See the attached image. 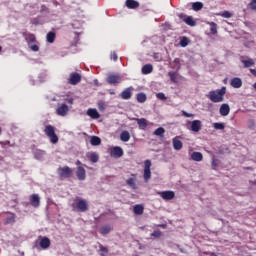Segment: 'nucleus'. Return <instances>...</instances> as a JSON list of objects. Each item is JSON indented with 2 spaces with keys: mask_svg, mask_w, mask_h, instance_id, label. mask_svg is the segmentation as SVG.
<instances>
[{
  "mask_svg": "<svg viewBox=\"0 0 256 256\" xmlns=\"http://www.w3.org/2000/svg\"><path fill=\"white\" fill-rule=\"evenodd\" d=\"M225 93H227V88L223 86L221 89L210 91L207 97L212 103H222L225 99Z\"/></svg>",
  "mask_w": 256,
  "mask_h": 256,
  "instance_id": "f257e3e1",
  "label": "nucleus"
},
{
  "mask_svg": "<svg viewBox=\"0 0 256 256\" xmlns=\"http://www.w3.org/2000/svg\"><path fill=\"white\" fill-rule=\"evenodd\" d=\"M72 209L79 213H85L86 211H89V203L83 198H78L76 202L72 204Z\"/></svg>",
  "mask_w": 256,
  "mask_h": 256,
  "instance_id": "f03ea898",
  "label": "nucleus"
},
{
  "mask_svg": "<svg viewBox=\"0 0 256 256\" xmlns=\"http://www.w3.org/2000/svg\"><path fill=\"white\" fill-rule=\"evenodd\" d=\"M44 133L49 137L50 143H53V145L59 143V136L55 133V128L52 125H47L44 129Z\"/></svg>",
  "mask_w": 256,
  "mask_h": 256,
  "instance_id": "7ed1b4c3",
  "label": "nucleus"
},
{
  "mask_svg": "<svg viewBox=\"0 0 256 256\" xmlns=\"http://www.w3.org/2000/svg\"><path fill=\"white\" fill-rule=\"evenodd\" d=\"M58 174L61 179H69V177L73 176V169L69 166H64L58 169Z\"/></svg>",
  "mask_w": 256,
  "mask_h": 256,
  "instance_id": "20e7f679",
  "label": "nucleus"
},
{
  "mask_svg": "<svg viewBox=\"0 0 256 256\" xmlns=\"http://www.w3.org/2000/svg\"><path fill=\"white\" fill-rule=\"evenodd\" d=\"M188 125H190L188 129L190 131H193V133H199V131L203 129V123L201 122V120L188 121Z\"/></svg>",
  "mask_w": 256,
  "mask_h": 256,
  "instance_id": "39448f33",
  "label": "nucleus"
},
{
  "mask_svg": "<svg viewBox=\"0 0 256 256\" xmlns=\"http://www.w3.org/2000/svg\"><path fill=\"white\" fill-rule=\"evenodd\" d=\"M106 81L109 85H119L121 83V76L119 74H109Z\"/></svg>",
  "mask_w": 256,
  "mask_h": 256,
  "instance_id": "423d86ee",
  "label": "nucleus"
},
{
  "mask_svg": "<svg viewBox=\"0 0 256 256\" xmlns=\"http://www.w3.org/2000/svg\"><path fill=\"white\" fill-rule=\"evenodd\" d=\"M144 180L149 181L151 179V160L144 161Z\"/></svg>",
  "mask_w": 256,
  "mask_h": 256,
  "instance_id": "0eeeda50",
  "label": "nucleus"
},
{
  "mask_svg": "<svg viewBox=\"0 0 256 256\" xmlns=\"http://www.w3.org/2000/svg\"><path fill=\"white\" fill-rule=\"evenodd\" d=\"M68 83L70 85H78V83H81V74L77 72L71 73L68 79Z\"/></svg>",
  "mask_w": 256,
  "mask_h": 256,
  "instance_id": "6e6552de",
  "label": "nucleus"
},
{
  "mask_svg": "<svg viewBox=\"0 0 256 256\" xmlns=\"http://www.w3.org/2000/svg\"><path fill=\"white\" fill-rule=\"evenodd\" d=\"M158 195H160L164 201H171L172 199H175V192L171 190L158 192Z\"/></svg>",
  "mask_w": 256,
  "mask_h": 256,
  "instance_id": "1a4fd4ad",
  "label": "nucleus"
},
{
  "mask_svg": "<svg viewBox=\"0 0 256 256\" xmlns=\"http://www.w3.org/2000/svg\"><path fill=\"white\" fill-rule=\"evenodd\" d=\"M30 205L37 209V207H40L41 205V197H39V194H32L29 198Z\"/></svg>",
  "mask_w": 256,
  "mask_h": 256,
  "instance_id": "9d476101",
  "label": "nucleus"
},
{
  "mask_svg": "<svg viewBox=\"0 0 256 256\" xmlns=\"http://www.w3.org/2000/svg\"><path fill=\"white\" fill-rule=\"evenodd\" d=\"M56 113L60 117H65V115L69 113V106H67V104H59L56 109Z\"/></svg>",
  "mask_w": 256,
  "mask_h": 256,
  "instance_id": "9b49d317",
  "label": "nucleus"
},
{
  "mask_svg": "<svg viewBox=\"0 0 256 256\" xmlns=\"http://www.w3.org/2000/svg\"><path fill=\"white\" fill-rule=\"evenodd\" d=\"M76 177L79 181H85L87 179V172L82 166H78L76 170Z\"/></svg>",
  "mask_w": 256,
  "mask_h": 256,
  "instance_id": "f8f14e48",
  "label": "nucleus"
},
{
  "mask_svg": "<svg viewBox=\"0 0 256 256\" xmlns=\"http://www.w3.org/2000/svg\"><path fill=\"white\" fill-rule=\"evenodd\" d=\"M111 157H115L116 159H119L120 157H123V148L119 146H115L110 151Z\"/></svg>",
  "mask_w": 256,
  "mask_h": 256,
  "instance_id": "ddd939ff",
  "label": "nucleus"
},
{
  "mask_svg": "<svg viewBox=\"0 0 256 256\" xmlns=\"http://www.w3.org/2000/svg\"><path fill=\"white\" fill-rule=\"evenodd\" d=\"M230 85L234 89H241V87H243V80H241V78L239 77L232 78L230 81Z\"/></svg>",
  "mask_w": 256,
  "mask_h": 256,
  "instance_id": "4468645a",
  "label": "nucleus"
},
{
  "mask_svg": "<svg viewBox=\"0 0 256 256\" xmlns=\"http://www.w3.org/2000/svg\"><path fill=\"white\" fill-rule=\"evenodd\" d=\"M240 61L244 65L245 69H249V67L255 66V60H253V58H248L245 60V57L241 56Z\"/></svg>",
  "mask_w": 256,
  "mask_h": 256,
  "instance_id": "2eb2a0df",
  "label": "nucleus"
},
{
  "mask_svg": "<svg viewBox=\"0 0 256 256\" xmlns=\"http://www.w3.org/2000/svg\"><path fill=\"white\" fill-rule=\"evenodd\" d=\"M121 99L127 100L133 97V87L126 88L120 95Z\"/></svg>",
  "mask_w": 256,
  "mask_h": 256,
  "instance_id": "dca6fc26",
  "label": "nucleus"
},
{
  "mask_svg": "<svg viewBox=\"0 0 256 256\" xmlns=\"http://www.w3.org/2000/svg\"><path fill=\"white\" fill-rule=\"evenodd\" d=\"M219 113L222 117H227V115L231 113V107H229V104H222L220 106Z\"/></svg>",
  "mask_w": 256,
  "mask_h": 256,
  "instance_id": "f3484780",
  "label": "nucleus"
},
{
  "mask_svg": "<svg viewBox=\"0 0 256 256\" xmlns=\"http://www.w3.org/2000/svg\"><path fill=\"white\" fill-rule=\"evenodd\" d=\"M23 37H25V41L28 45H31V43H37V37H35V34L23 33Z\"/></svg>",
  "mask_w": 256,
  "mask_h": 256,
  "instance_id": "a211bd4d",
  "label": "nucleus"
},
{
  "mask_svg": "<svg viewBox=\"0 0 256 256\" xmlns=\"http://www.w3.org/2000/svg\"><path fill=\"white\" fill-rule=\"evenodd\" d=\"M40 247L41 249H49L51 247V240L48 237H43L40 240Z\"/></svg>",
  "mask_w": 256,
  "mask_h": 256,
  "instance_id": "6ab92c4d",
  "label": "nucleus"
},
{
  "mask_svg": "<svg viewBox=\"0 0 256 256\" xmlns=\"http://www.w3.org/2000/svg\"><path fill=\"white\" fill-rule=\"evenodd\" d=\"M173 143V148L175 149V151H181V149H183V142H181V140L176 138H173L172 140Z\"/></svg>",
  "mask_w": 256,
  "mask_h": 256,
  "instance_id": "aec40b11",
  "label": "nucleus"
},
{
  "mask_svg": "<svg viewBox=\"0 0 256 256\" xmlns=\"http://www.w3.org/2000/svg\"><path fill=\"white\" fill-rule=\"evenodd\" d=\"M125 5L128 9H138L139 2L136 0H126Z\"/></svg>",
  "mask_w": 256,
  "mask_h": 256,
  "instance_id": "412c9836",
  "label": "nucleus"
},
{
  "mask_svg": "<svg viewBox=\"0 0 256 256\" xmlns=\"http://www.w3.org/2000/svg\"><path fill=\"white\" fill-rule=\"evenodd\" d=\"M87 115L91 117V119H99V117H101L97 109H93V108L88 109Z\"/></svg>",
  "mask_w": 256,
  "mask_h": 256,
  "instance_id": "4be33fe9",
  "label": "nucleus"
},
{
  "mask_svg": "<svg viewBox=\"0 0 256 256\" xmlns=\"http://www.w3.org/2000/svg\"><path fill=\"white\" fill-rule=\"evenodd\" d=\"M139 129H142L143 131H145L147 129V119L145 118H138L137 120Z\"/></svg>",
  "mask_w": 256,
  "mask_h": 256,
  "instance_id": "5701e85b",
  "label": "nucleus"
},
{
  "mask_svg": "<svg viewBox=\"0 0 256 256\" xmlns=\"http://www.w3.org/2000/svg\"><path fill=\"white\" fill-rule=\"evenodd\" d=\"M56 37H57V34L53 31H50L46 35V40L48 43H55Z\"/></svg>",
  "mask_w": 256,
  "mask_h": 256,
  "instance_id": "b1692460",
  "label": "nucleus"
},
{
  "mask_svg": "<svg viewBox=\"0 0 256 256\" xmlns=\"http://www.w3.org/2000/svg\"><path fill=\"white\" fill-rule=\"evenodd\" d=\"M191 159L192 161H197V162L203 161V154L201 152H193L191 154Z\"/></svg>",
  "mask_w": 256,
  "mask_h": 256,
  "instance_id": "393cba45",
  "label": "nucleus"
},
{
  "mask_svg": "<svg viewBox=\"0 0 256 256\" xmlns=\"http://www.w3.org/2000/svg\"><path fill=\"white\" fill-rule=\"evenodd\" d=\"M184 23H186V25H189V27H195V25H197V22H195L193 20V17L192 16H186L184 19H183Z\"/></svg>",
  "mask_w": 256,
  "mask_h": 256,
  "instance_id": "a878e982",
  "label": "nucleus"
},
{
  "mask_svg": "<svg viewBox=\"0 0 256 256\" xmlns=\"http://www.w3.org/2000/svg\"><path fill=\"white\" fill-rule=\"evenodd\" d=\"M143 75H149V73H153V65L146 64L142 67Z\"/></svg>",
  "mask_w": 256,
  "mask_h": 256,
  "instance_id": "bb28decb",
  "label": "nucleus"
},
{
  "mask_svg": "<svg viewBox=\"0 0 256 256\" xmlns=\"http://www.w3.org/2000/svg\"><path fill=\"white\" fill-rule=\"evenodd\" d=\"M120 139L124 143H127V141L131 139V134H129V131H126V130L122 131V133L120 134Z\"/></svg>",
  "mask_w": 256,
  "mask_h": 256,
  "instance_id": "cd10ccee",
  "label": "nucleus"
},
{
  "mask_svg": "<svg viewBox=\"0 0 256 256\" xmlns=\"http://www.w3.org/2000/svg\"><path fill=\"white\" fill-rule=\"evenodd\" d=\"M143 211H145V208L140 204H136L133 208L135 215H143Z\"/></svg>",
  "mask_w": 256,
  "mask_h": 256,
  "instance_id": "c85d7f7f",
  "label": "nucleus"
},
{
  "mask_svg": "<svg viewBox=\"0 0 256 256\" xmlns=\"http://www.w3.org/2000/svg\"><path fill=\"white\" fill-rule=\"evenodd\" d=\"M112 230H113V227L109 225H105L100 228V233L101 235H108V233H111Z\"/></svg>",
  "mask_w": 256,
  "mask_h": 256,
  "instance_id": "c756f323",
  "label": "nucleus"
},
{
  "mask_svg": "<svg viewBox=\"0 0 256 256\" xmlns=\"http://www.w3.org/2000/svg\"><path fill=\"white\" fill-rule=\"evenodd\" d=\"M168 75H169L170 81H172V83H178L179 73H177V71L169 72Z\"/></svg>",
  "mask_w": 256,
  "mask_h": 256,
  "instance_id": "7c9ffc66",
  "label": "nucleus"
},
{
  "mask_svg": "<svg viewBox=\"0 0 256 256\" xmlns=\"http://www.w3.org/2000/svg\"><path fill=\"white\" fill-rule=\"evenodd\" d=\"M138 103H145L147 101V95L143 92H140L136 95Z\"/></svg>",
  "mask_w": 256,
  "mask_h": 256,
  "instance_id": "2f4dec72",
  "label": "nucleus"
},
{
  "mask_svg": "<svg viewBox=\"0 0 256 256\" xmlns=\"http://www.w3.org/2000/svg\"><path fill=\"white\" fill-rule=\"evenodd\" d=\"M90 144L94 147H97V145H101V138H99V136H92L90 139Z\"/></svg>",
  "mask_w": 256,
  "mask_h": 256,
  "instance_id": "473e14b6",
  "label": "nucleus"
},
{
  "mask_svg": "<svg viewBox=\"0 0 256 256\" xmlns=\"http://www.w3.org/2000/svg\"><path fill=\"white\" fill-rule=\"evenodd\" d=\"M88 159L91 163H97V161H99V154H97V152H92L89 154Z\"/></svg>",
  "mask_w": 256,
  "mask_h": 256,
  "instance_id": "72a5a7b5",
  "label": "nucleus"
},
{
  "mask_svg": "<svg viewBox=\"0 0 256 256\" xmlns=\"http://www.w3.org/2000/svg\"><path fill=\"white\" fill-rule=\"evenodd\" d=\"M45 155H46V152L44 150H36L34 152L35 159L41 160V159H43L45 157Z\"/></svg>",
  "mask_w": 256,
  "mask_h": 256,
  "instance_id": "f704fd0d",
  "label": "nucleus"
},
{
  "mask_svg": "<svg viewBox=\"0 0 256 256\" xmlns=\"http://www.w3.org/2000/svg\"><path fill=\"white\" fill-rule=\"evenodd\" d=\"M208 25L210 26V33H211V35H217V23H215V22H208Z\"/></svg>",
  "mask_w": 256,
  "mask_h": 256,
  "instance_id": "c9c22d12",
  "label": "nucleus"
},
{
  "mask_svg": "<svg viewBox=\"0 0 256 256\" xmlns=\"http://www.w3.org/2000/svg\"><path fill=\"white\" fill-rule=\"evenodd\" d=\"M154 135H156L157 137H163V135H165V128L163 127H159L154 131Z\"/></svg>",
  "mask_w": 256,
  "mask_h": 256,
  "instance_id": "e433bc0d",
  "label": "nucleus"
},
{
  "mask_svg": "<svg viewBox=\"0 0 256 256\" xmlns=\"http://www.w3.org/2000/svg\"><path fill=\"white\" fill-rule=\"evenodd\" d=\"M99 251L101 252L100 256H105L109 253V249L103 246V244H99Z\"/></svg>",
  "mask_w": 256,
  "mask_h": 256,
  "instance_id": "4c0bfd02",
  "label": "nucleus"
},
{
  "mask_svg": "<svg viewBox=\"0 0 256 256\" xmlns=\"http://www.w3.org/2000/svg\"><path fill=\"white\" fill-rule=\"evenodd\" d=\"M193 11H201L203 9V4L201 2H194L192 4Z\"/></svg>",
  "mask_w": 256,
  "mask_h": 256,
  "instance_id": "58836bf2",
  "label": "nucleus"
},
{
  "mask_svg": "<svg viewBox=\"0 0 256 256\" xmlns=\"http://www.w3.org/2000/svg\"><path fill=\"white\" fill-rule=\"evenodd\" d=\"M173 69H176V71H179L181 69V60L179 58H175L173 61Z\"/></svg>",
  "mask_w": 256,
  "mask_h": 256,
  "instance_id": "ea45409f",
  "label": "nucleus"
},
{
  "mask_svg": "<svg viewBox=\"0 0 256 256\" xmlns=\"http://www.w3.org/2000/svg\"><path fill=\"white\" fill-rule=\"evenodd\" d=\"M213 127L217 131H223V129H225V124L224 123L215 122V123H213Z\"/></svg>",
  "mask_w": 256,
  "mask_h": 256,
  "instance_id": "a19ab883",
  "label": "nucleus"
},
{
  "mask_svg": "<svg viewBox=\"0 0 256 256\" xmlns=\"http://www.w3.org/2000/svg\"><path fill=\"white\" fill-rule=\"evenodd\" d=\"M127 185L132 189H137V185L135 184V178H129L126 180Z\"/></svg>",
  "mask_w": 256,
  "mask_h": 256,
  "instance_id": "79ce46f5",
  "label": "nucleus"
},
{
  "mask_svg": "<svg viewBox=\"0 0 256 256\" xmlns=\"http://www.w3.org/2000/svg\"><path fill=\"white\" fill-rule=\"evenodd\" d=\"M218 15H220V17H224V19H231V17H233V14L229 11L221 12Z\"/></svg>",
  "mask_w": 256,
  "mask_h": 256,
  "instance_id": "37998d69",
  "label": "nucleus"
},
{
  "mask_svg": "<svg viewBox=\"0 0 256 256\" xmlns=\"http://www.w3.org/2000/svg\"><path fill=\"white\" fill-rule=\"evenodd\" d=\"M180 45H181V47H187V45H189V38L183 37V38L180 40Z\"/></svg>",
  "mask_w": 256,
  "mask_h": 256,
  "instance_id": "c03bdc74",
  "label": "nucleus"
},
{
  "mask_svg": "<svg viewBox=\"0 0 256 256\" xmlns=\"http://www.w3.org/2000/svg\"><path fill=\"white\" fill-rule=\"evenodd\" d=\"M157 99H159L160 101H167V96H165V94L163 92H159L156 94Z\"/></svg>",
  "mask_w": 256,
  "mask_h": 256,
  "instance_id": "a18cd8bd",
  "label": "nucleus"
},
{
  "mask_svg": "<svg viewBox=\"0 0 256 256\" xmlns=\"http://www.w3.org/2000/svg\"><path fill=\"white\" fill-rule=\"evenodd\" d=\"M217 167H219V160L213 158L212 159V169H214V171H217Z\"/></svg>",
  "mask_w": 256,
  "mask_h": 256,
  "instance_id": "49530a36",
  "label": "nucleus"
},
{
  "mask_svg": "<svg viewBox=\"0 0 256 256\" xmlns=\"http://www.w3.org/2000/svg\"><path fill=\"white\" fill-rule=\"evenodd\" d=\"M161 235H162L161 230H154L153 233L151 234V237H155L156 239H159Z\"/></svg>",
  "mask_w": 256,
  "mask_h": 256,
  "instance_id": "de8ad7c7",
  "label": "nucleus"
},
{
  "mask_svg": "<svg viewBox=\"0 0 256 256\" xmlns=\"http://www.w3.org/2000/svg\"><path fill=\"white\" fill-rule=\"evenodd\" d=\"M6 223L9 224V223H15V214H11L10 216H8L6 218Z\"/></svg>",
  "mask_w": 256,
  "mask_h": 256,
  "instance_id": "09e8293b",
  "label": "nucleus"
},
{
  "mask_svg": "<svg viewBox=\"0 0 256 256\" xmlns=\"http://www.w3.org/2000/svg\"><path fill=\"white\" fill-rule=\"evenodd\" d=\"M28 46L30 47L31 51H34V52L39 51V45L38 44H32V45L30 44Z\"/></svg>",
  "mask_w": 256,
  "mask_h": 256,
  "instance_id": "8fccbe9b",
  "label": "nucleus"
},
{
  "mask_svg": "<svg viewBox=\"0 0 256 256\" xmlns=\"http://www.w3.org/2000/svg\"><path fill=\"white\" fill-rule=\"evenodd\" d=\"M250 9H252V11H256V0H252L249 4Z\"/></svg>",
  "mask_w": 256,
  "mask_h": 256,
  "instance_id": "3c124183",
  "label": "nucleus"
},
{
  "mask_svg": "<svg viewBox=\"0 0 256 256\" xmlns=\"http://www.w3.org/2000/svg\"><path fill=\"white\" fill-rule=\"evenodd\" d=\"M98 109H100V111H104V109H105V102H99L98 103Z\"/></svg>",
  "mask_w": 256,
  "mask_h": 256,
  "instance_id": "603ef678",
  "label": "nucleus"
},
{
  "mask_svg": "<svg viewBox=\"0 0 256 256\" xmlns=\"http://www.w3.org/2000/svg\"><path fill=\"white\" fill-rule=\"evenodd\" d=\"M111 59H112V61H117V59H119V56H117V53L112 52L111 53Z\"/></svg>",
  "mask_w": 256,
  "mask_h": 256,
  "instance_id": "864d4df0",
  "label": "nucleus"
},
{
  "mask_svg": "<svg viewBox=\"0 0 256 256\" xmlns=\"http://www.w3.org/2000/svg\"><path fill=\"white\" fill-rule=\"evenodd\" d=\"M182 115H183V117H195V114L187 113L185 111H182Z\"/></svg>",
  "mask_w": 256,
  "mask_h": 256,
  "instance_id": "5fc2aeb1",
  "label": "nucleus"
},
{
  "mask_svg": "<svg viewBox=\"0 0 256 256\" xmlns=\"http://www.w3.org/2000/svg\"><path fill=\"white\" fill-rule=\"evenodd\" d=\"M73 102H74L73 98H69V99L67 100V103H69V105H73Z\"/></svg>",
  "mask_w": 256,
  "mask_h": 256,
  "instance_id": "6e6d98bb",
  "label": "nucleus"
},
{
  "mask_svg": "<svg viewBox=\"0 0 256 256\" xmlns=\"http://www.w3.org/2000/svg\"><path fill=\"white\" fill-rule=\"evenodd\" d=\"M250 73H252V75H254V77H256V70L255 69H250Z\"/></svg>",
  "mask_w": 256,
  "mask_h": 256,
  "instance_id": "4d7b16f0",
  "label": "nucleus"
},
{
  "mask_svg": "<svg viewBox=\"0 0 256 256\" xmlns=\"http://www.w3.org/2000/svg\"><path fill=\"white\" fill-rule=\"evenodd\" d=\"M75 165H77V167H80V165H82V163H81L79 160H77V161L75 162Z\"/></svg>",
  "mask_w": 256,
  "mask_h": 256,
  "instance_id": "13d9d810",
  "label": "nucleus"
},
{
  "mask_svg": "<svg viewBox=\"0 0 256 256\" xmlns=\"http://www.w3.org/2000/svg\"><path fill=\"white\" fill-rule=\"evenodd\" d=\"M109 94H110V95H115V91L109 90Z\"/></svg>",
  "mask_w": 256,
  "mask_h": 256,
  "instance_id": "bf43d9fd",
  "label": "nucleus"
},
{
  "mask_svg": "<svg viewBox=\"0 0 256 256\" xmlns=\"http://www.w3.org/2000/svg\"><path fill=\"white\" fill-rule=\"evenodd\" d=\"M252 185H256V180L251 181Z\"/></svg>",
  "mask_w": 256,
  "mask_h": 256,
  "instance_id": "052dcab7",
  "label": "nucleus"
},
{
  "mask_svg": "<svg viewBox=\"0 0 256 256\" xmlns=\"http://www.w3.org/2000/svg\"><path fill=\"white\" fill-rule=\"evenodd\" d=\"M253 87H254V89H255V91H256V82L253 84Z\"/></svg>",
  "mask_w": 256,
  "mask_h": 256,
  "instance_id": "680f3d73",
  "label": "nucleus"
},
{
  "mask_svg": "<svg viewBox=\"0 0 256 256\" xmlns=\"http://www.w3.org/2000/svg\"><path fill=\"white\" fill-rule=\"evenodd\" d=\"M1 51H3V47L2 46H0V53H1Z\"/></svg>",
  "mask_w": 256,
  "mask_h": 256,
  "instance_id": "e2e57ef3",
  "label": "nucleus"
},
{
  "mask_svg": "<svg viewBox=\"0 0 256 256\" xmlns=\"http://www.w3.org/2000/svg\"><path fill=\"white\" fill-rule=\"evenodd\" d=\"M1 133H2V130H1V128H0V135H1Z\"/></svg>",
  "mask_w": 256,
  "mask_h": 256,
  "instance_id": "0e129e2a",
  "label": "nucleus"
}]
</instances>
